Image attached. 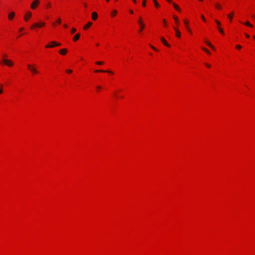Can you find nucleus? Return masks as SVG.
<instances>
[{
  "label": "nucleus",
  "mask_w": 255,
  "mask_h": 255,
  "mask_svg": "<svg viewBox=\"0 0 255 255\" xmlns=\"http://www.w3.org/2000/svg\"><path fill=\"white\" fill-rule=\"evenodd\" d=\"M154 3V5L156 7H158L159 6V3L157 2V1H155Z\"/></svg>",
  "instance_id": "obj_26"
},
{
  "label": "nucleus",
  "mask_w": 255,
  "mask_h": 255,
  "mask_svg": "<svg viewBox=\"0 0 255 255\" xmlns=\"http://www.w3.org/2000/svg\"><path fill=\"white\" fill-rule=\"evenodd\" d=\"M84 6H85V7L87 6V4L86 3L84 4Z\"/></svg>",
  "instance_id": "obj_48"
},
{
  "label": "nucleus",
  "mask_w": 255,
  "mask_h": 255,
  "mask_svg": "<svg viewBox=\"0 0 255 255\" xmlns=\"http://www.w3.org/2000/svg\"><path fill=\"white\" fill-rule=\"evenodd\" d=\"M218 29H219V30L220 32L221 33H222L223 34L224 33V30H223V29L222 28L218 27Z\"/></svg>",
  "instance_id": "obj_22"
},
{
  "label": "nucleus",
  "mask_w": 255,
  "mask_h": 255,
  "mask_svg": "<svg viewBox=\"0 0 255 255\" xmlns=\"http://www.w3.org/2000/svg\"><path fill=\"white\" fill-rule=\"evenodd\" d=\"M3 57H6V55H3Z\"/></svg>",
  "instance_id": "obj_50"
},
{
  "label": "nucleus",
  "mask_w": 255,
  "mask_h": 255,
  "mask_svg": "<svg viewBox=\"0 0 255 255\" xmlns=\"http://www.w3.org/2000/svg\"><path fill=\"white\" fill-rule=\"evenodd\" d=\"M80 37V34H76L73 37V40L76 41H77Z\"/></svg>",
  "instance_id": "obj_16"
},
{
  "label": "nucleus",
  "mask_w": 255,
  "mask_h": 255,
  "mask_svg": "<svg viewBox=\"0 0 255 255\" xmlns=\"http://www.w3.org/2000/svg\"><path fill=\"white\" fill-rule=\"evenodd\" d=\"M202 49H203V50L204 51H205L206 52H207V53H208V54H210V51H209L207 48H203Z\"/></svg>",
  "instance_id": "obj_24"
},
{
  "label": "nucleus",
  "mask_w": 255,
  "mask_h": 255,
  "mask_svg": "<svg viewBox=\"0 0 255 255\" xmlns=\"http://www.w3.org/2000/svg\"><path fill=\"white\" fill-rule=\"evenodd\" d=\"M14 15H15V13L14 12H10L8 15V19H10V20L12 19V18L14 17Z\"/></svg>",
  "instance_id": "obj_10"
},
{
  "label": "nucleus",
  "mask_w": 255,
  "mask_h": 255,
  "mask_svg": "<svg viewBox=\"0 0 255 255\" xmlns=\"http://www.w3.org/2000/svg\"><path fill=\"white\" fill-rule=\"evenodd\" d=\"M205 42L206 43V44L209 46H210L212 49L213 50H215V47L213 46V45L208 41L207 40H206L205 41Z\"/></svg>",
  "instance_id": "obj_14"
},
{
  "label": "nucleus",
  "mask_w": 255,
  "mask_h": 255,
  "mask_svg": "<svg viewBox=\"0 0 255 255\" xmlns=\"http://www.w3.org/2000/svg\"><path fill=\"white\" fill-rule=\"evenodd\" d=\"M2 62L8 66H12L13 65V62L8 59H4L2 60Z\"/></svg>",
  "instance_id": "obj_3"
},
{
  "label": "nucleus",
  "mask_w": 255,
  "mask_h": 255,
  "mask_svg": "<svg viewBox=\"0 0 255 255\" xmlns=\"http://www.w3.org/2000/svg\"><path fill=\"white\" fill-rule=\"evenodd\" d=\"M216 22L217 23V24L218 25H220L221 24V23L219 21H218V20H216Z\"/></svg>",
  "instance_id": "obj_31"
},
{
  "label": "nucleus",
  "mask_w": 255,
  "mask_h": 255,
  "mask_svg": "<svg viewBox=\"0 0 255 255\" xmlns=\"http://www.w3.org/2000/svg\"><path fill=\"white\" fill-rule=\"evenodd\" d=\"M254 39H255V36H254Z\"/></svg>",
  "instance_id": "obj_53"
},
{
  "label": "nucleus",
  "mask_w": 255,
  "mask_h": 255,
  "mask_svg": "<svg viewBox=\"0 0 255 255\" xmlns=\"http://www.w3.org/2000/svg\"><path fill=\"white\" fill-rule=\"evenodd\" d=\"M253 16L255 18V15H253Z\"/></svg>",
  "instance_id": "obj_52"
},
{
  "label": "nucleus",
  "mask_w": 255,
  "mask_h": 255,
  "mask_svg": "<svg viewBox=\"0 0 255 255\" xmlns=\"http://www.w3.org/2000/svg\"><path fill=\"white\" fill-rule=\"evenodd\" d=\"M45 25V23L44 22H41V23H35L32 26H31V28H33L34 27H41V26H43Z\"/></svg>",
  "instance_id": "obj_5"
},
{
  "label": "nucleus",
  "mask_w": 255,
  "mask_h": 255,
  "mask_svg": "<svg viewBox=\"0 0 255 255\" xmlns=\"http://www.w3.org/2000/svg\"><path fill=\"white\" fill-rule=\"evenodd\" d=\"M145 2H146V0H143V2H142V5L143 6H145Z\"/></svg>",
  "instance_id": "obj_32"
},
{
  "label": "nucleus",
  "mask_w": 255,
  "mask_h": 255,
  "mask_svg": "<svg viewBox=\"0 0 255 255\" xmlns=\"http://www.w3.org/2000/svg\"><path fill=\"white\" fill-rule=\"evenodd\" d=\"M133 0V1L134 3H135V2H136V0Z\"/></svg>",
  "instance_id": "obj_46"
},
{
  "label": "nucleus",
  "mask_w": 255,
  "mask_h": 255,
  "mask_svg": "<svg viewBox=\"0 0 255 255\" xmlns=\"http://www.w3.org/2000/svg\"><path fill=\"white\" fill-rule=\"evenodd\" d=\"M150 47H151L153 50H156V51H157V49H156L155 47H153V46L150 45Z\"/></svg>",
  "instance_id": "obj_34"
},
{
  "label": "nucleus",
  "mask_w": 255,
  "mask_h": 255,
  "mask_svg": "<svg viewBox=\"0 0 255 255\" xmlns=\"http://www.w3.org/2000/svg\"><path fill=\"white\" fill-rule=\"evenodd\" d=\"M97 88L98 89H101L102 88V87L101 86H97Z\"/></svg>",
  "instance_id": "obj_41"
},
{
  "label": "nucleus",
  "mask_w": 255,
  "mask_h": 255,
  "mask_svg": "<svg viewBox=\"0 0 255 255\" xmlns=\"http://www.w3.org/2000/svg\"><path fill=\"white\" fill-rule=\"evenodd\" d=\"M245 35H246V37H247V38L250 37V35L247 33L245 34Z\"/></svg>",
  "instance_id": "obj_38"
},
{
  "label": "nucleus",
  "mask_w": 255,
  "mask_h": 255,
  "mask_svg": "<svg viewBox=\"0 0 255 255\" xmlns=\"http://www.w3.org/2000/svg\"><path fill=\"white\" fill-rule=\"evenodd\" d=\"M129 12L131 14H132L133 13V11L132 10H130Z\"/></svg>",
  "instance_id": "obj_42"
},
{
  "label": "nucleus",
  "mask_w": 255,
  "mask_h": 255,
  "mask_svg": "<svg viewBox=\"0 0 255 255\" xmlns=\"http://www.w3.org/2000/svg\"><path fill=\"white\" fill-rule=\"evenodd\" d=\"M23 30V28H20L19 29V31H22V30Z\"/></svg>",
  "instance_id": "obj_43"
},
{
  "label": "nucleus",
  "mask_w": 255,
  "mask_h": 255,
  "mask_svg": "<svg viewBox=\"0 0 255 255\" xmlns=\"http://www.w3.org/2000/svg\"><path fill=\"white\" fill-rule=\"evenodd\" d=\"M109 0H106V1H108H108H109Z\"/></svg>",
  "instance_id": "obj_51"
},
{
  "label": "nucleus",
  "mask_w": 255,
  "mask_h": 255,
  "mask_svg": "<svg viewBox=\"0 0 255 255\" xmlns=\"http://www.w3.org/2000/svg\"><path fill=\"white\" fill-rule=\"evenodd\" d=\"M66 72L68 73H71L72 72V71L70 69H68V70H66Z\"/></svg>",
  "instance_id": "obj_30"
},
{
  "label": "nucleus",
  "mask_w": 255,
  "mask_h": 255,
  "mask_svg": "<svg viewBox=\"0 0 255 255\" xmlns=\"http://www.w3.org/2000/svg\"><path fill=\"white\" fill-rule=\"evenodd\" d=\"M50 3H48L47 4V6H48V7L50 6Z\"/></svg>",
  "instance_id": "obj_44"
},
{
  "label": "nucleus",
  "mask_w": 255,
  "mask_h": 255,
  "mask_svg": "<svg viewBox=\"0 0 255 255\" xmlns=\"http://www.w3.org/2000/svg\"><path fill=\"white\" fill-rule=\"evenodd\" d=\"M27 67L33 74H37L38 73V71L34 66L28 64Z\"/></svg>",
  "instance_id": "obj_1"
},
{
  "label": "nucleus",
  "mask_w": 255,
  "mask_h": 255,
  "mask_svg": "<svg viewBox=\"0 0 255 255\" xmlns=\"http://www.w3.org/2000/svg\"><path fill=\"white\" fill-rule=\"evenodd\" d=\"M96 63L97 64H98V65H102V64H103V62H102V61L96 62Z\"/></svg>",
  "instance_id": "obj_27"
},
{
  "label": "nucleus",
  "mask_w": 255,
  "mask_h": 255,
  "mask_svg": "<svg viewBox=\"0 0 255 255\" xmlns=\"http://www.w3.org/2000/svg\"><path fill=\"white\" fill-rule=\"evenodd\" d=\"M57 22L59 23H61V19L60 18H59L57 20Z\"/></svg>",
  "instance_id": "obj_37"
},
{
  "label": "nucleus",
  "mask_w": 255,
  "mask_h": 255,
  "mask_svg": "<svg viewBox=\"0 0 255 255\" xmlns=\"http://www.w3.org/2000/svg\"><path fill=\"white\" fill-rule=\"evenodd\" d=\"M161 40L164 45H165L166 46L170 47V45L166 41V40L163 37L161 38Z\"/></svg>",
  "instance_id": "obj_9"
},
{
  "label": "nucleus",
  "mask_w": 255,
  "mask_h": 255,
  "mask_svg": "<svg viewBox=\"0 0 255 255\" xmlns=\"http://www.w3.org/2000/svg\"><path fill=\"white\" fill-rule=\"evenodd\" d=\"M173 18L175 19V21L177 24H179V20L176 16H173Z\"/></svg>",
  "instance_id": "obj_20"
},
{
  "label": "nucleus",
  "mask_w": 255,
  "mask_h": 255,
  "mask_svg": "<svg viewBox=\"0 0 255 255\" xmlns=\"http://www.w3.org/2000/svg\"><path fill=\"white\" fill-rule=\"evenodd\" d=\"M64 26L65 27H67V25H66V24L64 25Z\"/></svg>",
  "instance_id": "obj_47"
},
{
  "label": "nucleus",
  "mask_w": 255,
  "mask_h": 255,
  "mask_svg": "<svg viewBox=\"0 0 255 255\" xmlns=\"http://www.w3.org/2000/svg\"><path fill=\"white\" fill-rule=\"evenodd\" d=\"M138 23H139V24H140V31H141V30H143V29L144 28V24L141 21V18H139V20L138 21Z\"/></svg>",
  "instance_id": "obj_12"
},
{
  "label": "nucleus",
  "mask_w": 255,
  "mask_h": 255,
  "mask_svg": "<svg viewBox=\"0 0 255 255\" xmlns=\"http://www.w3.org/2000/svg\"><path fill=\"white\" fill-rule=\"evenodd\" d=\"M76 29L75 28H73L71 29V33H74L76 31Z\"/></svg>",
  "instance_id": "obj_29"
},
{
  "label": "nucleus",
  "mask_w": 255,
  "mask_h": 255,
  "mask_svg": "<svg viewBox=\"0 0 255 255\" xmlns=\"http://www.w3.org/2000/svg\"><path fill=\"white\" fill-rule=\"evenodd\" d=\"M163 21L164 23H166V20L165 19H163Z\"/></svg>",
  "instance_id": "obj_45"
},
{
  "label": "nucleus",
  "mask_w": 255,
  "mask_h": 255,
  "mask_svg": "<svg viewBox=\"0 0 255 255\" xmlns=\"http://www.w3.org/2000/svg\"><path fill=\"white\" fill-rule=\"evenodd\" d=\"M92 23L91 22H90V21L88 22L87 23V24L84 26V29H87L90 26H91L92 25Z\"/></svg>",
  "instance_id": "obj_13"
},
{
  "label": "nucleus",
  "mask_w": 255,
  "mask_h": 255,
  "mask_svg": "<svg viewBox=\"0 0 255 255\" xmlns=\"http://www.w3.org/2000/svg\"><path fill=\"white\" fill-rule=\"evenodd\" d=\"M184 23L186 25V26H187V28L188 27V25L189 24V22L187 20H184Z\"/></svg>",
  "instance_id": "obj_28"
},
{
  "label": "nucleus",
  "mask_w": 255,
  "mask_h": 255,
  "mask_svg": "<svg viewBox=\"0 0 255 255\" xmlns=\"http://www.w3.org/2000/svg\"><path fill=\"white\" fill-rule=\"evenodd\" d=\"M117 13V11L116 10H113L112 11V15L113 16H115V15H116Z\"/></svg>",
  "instance_id": "obj_19"
},
{
  "label": "nucleus",
  "mask_w": 255,
  "mask_h": 255,
  "mask_svg": "<svg viewBox=\"0 0 255 255\" xmlns=\"http://www.w3.org/2000/svg\"><path fill=\"white\" fill-rule=\"evenodd\" d=\"M245 24L247 26H250V27H252L253 25L249 22V21H247V22H246L245 23Z\"/></svg>",
  "instance_id": "obj_21"
},
{
  "label": "nucleus",
  "mask_w": 255,
  "mask_h": 255,
  "mask_svg": "<svg viewBox=\"0 0 255 255\" xmlns=\"http://www.w3.org/2000/svg\"><path fill=\"white\" fill-rule=\"evenodd\" d=\"M39 1L38 0H34V1L31 4V8L32 9L35 8L36 6L39 4Z\"/></svg>",
  "instance_id": "obj_4"
},
{
  "label": "nucleus",
  "mask_w": 255,
  "mask_h": 255,
  "mask_svg": "<svg viewBox=\"0 0 255 255\" xmlns=\"http://www.w3.org/2000/svg\"><path fill=\"white\" fill-rule=\"evenodd\" d=\"M150 47H151L153 50H156V51H157V49H156L155 47H153V46L150 45Z\"/></svg>",
  "instance_id": "obj_35"
},
{
  "label": "nucleus",
  "mask_w": 255,
  "mask_h": 255,
  "mask_svg": "<svg viewBox=\"0 0 255 255\" xmlns=\"http://www.w3.org/2000/svg\"><path fill=\"white\" fill-rule=\"evenodd\" d=\"M187 28L188 30L189 31V32L190 33H191V30L190 28H189L188 27H187Z\"/></svg>",
  "instance_id": "obj_40"
},
{
  "label": "nucleus",
  "mask_w": 255,
  "mask_h": 255,
  "mask_svg": "<svg viewBox=\"0 0 255 255\" xmlns=\"http://www.w3.org/2000/svg\"><path fill=\"white\" fill-rule=\"evenodd\" d=\"M31 16V13L30 11H28L26 14L24 16V18L25 20L27 21L28 18Z\"/></svg>",
  "instance_id": "obj_6"
},
{
  "label": "nucleus",
  "mask_w": 255,
  "mask_h": 255,
  "mask_svg": "<svg viewBox=\"0 0 255 255\" xmlns=\"http://www.w3.org/2000/svg\"><path fill=\"white\" fill-rule=\"evenodd\" d=\"M233 15H234L233 12H232L231 13L229 14L228 15V17H229V18L230 19V20H232L233 17Z\"/></svg>",
  "instance_id": "obj_18"
},
{
  "label": "nucleus",
  "mask_w": 255,
  "mask_h": 255,
  "mask_svg": "<svg viewBox=\"0 0 255 255\" xmlns=\"http://www.w3.org/2000/svg\"><path fill=\"white\" fill-rule=\"evenodd\" d=\"M216 7L218 9H221V6L219 3H217L216 4Z\"/></svg>",
  "instance_id": "obj_23"
},
{
  "label": "nucleus",
  "mask_w": 255,
  "mask_h": 255,
  "mask_svg": "<svg viewBox=\"0 0 255 255\" xmlns=\"http://www.w3.org/2000/svg\"><path fill=\"white\" fill-rule=\"evenodd\" d=\"M236 47H237V48L240 49L242 48V46L240 45H237Z\"/></svg>",
  "instance_id": "obj_33"
},
{
  "label": "nucleus",
  "mask_w": 255,
  "mask_h": 255,
  "mask_svg": "<svg viewBox=\"0 0 255 255\" xmlns=\"http://www.w3.org/2000/svg\"><path fill=\"white\" fill-rule=\"evenodd\" d=\"M3 86V85L2 84H1L0 85L1 88H0V94L2 93V92H3V89L2 88Z\"/></svg>",
  "instance_id": "obj_25"
},
{
  "label": "nucleus",
  "mask_w": 255,
  "mask_h": 255,
  "mask_svg": "<svg viewBox=\"0 0 255 255\" xmlns=\"http://www.w3.org/2000/svg\"><path fill=\"white\" fill-rule=\"evenodd\" d=\"M95 72H103V73H105V72H108L109 73H112L113 74V72L111 71H105V70H96L95 71Z\"/></svg>",
  "instance_id": "obj_15"
},
{
  "label": "nucleus",
  "mask_w": 255,
  "mask_h": 255,
  "mask_svg": "<svg viewBox=\"0 0 255 255\" xmlns=\"http://www.w3.org/2000/svg\"><path fill=\"white\" fill-rule=\"evenodd\" d=\"M172 4H173V6L174 8L176 10H177L178 11H180V9L179 6L176 3H173Z\"/></svg>",
  "instance_id": "obj_17"
},
{
  "label": "nucleus",
  "mask_w": 255,
  "mask_h": 255,
  "mask_svg": "<svg viewBox=\"0 0 255 255\" xmlns=\"http://www.w3.org/2000/svg\"><path fill=\"white\" fill-rule=\"evenodd\" d=\"M61 44L60 43H57L55 41H51L50 42V44L46 45V48H51L53 47L54 46H60Z\"/></svg>",
  "instance_id": "obj_2"
},
{
  "label": "nucleus",
  "mask_w": 255,
  "mask_h": 255,
  "mask_svg": "<svg viewBox=\"0 0 255 255\" xmlns=\"http://www.w3.org/2000/svg\"><path fill=\"white\" fill-rule=\"evenodd\" d=\"M206 65L207 67H211V65L209 64H206Z\"/></svg>",
  "instance_id": "obj_39"
},
{
  "label": "nucleus",
  "mask_w": 255,
  "mask_h": 255,
  "mask_svg": "<svg viewBox=\"0 0 255 255\" xmlns=\"http://www.w3.org/2000/svg\"><path fill=\"white\" fill-rule=\"evenodd\" d=\"M98 17V14L96 12H93L92 14V18L95 20Z\"/></svg>",
  "instance_id": "obj_11"
},
{
  "label": "nucleus",
  "mask_w": 255,
  "mask_h": 255,
  "mask_svg": "<svg viewBox=\"0 0 255 255\" xmlns=\"http://www.w3.org/2000/svg\"><path fill=\"white\" fill-rule=\"evenodd\" d=\"M201 18H202V19H203L204 21H205V20H206V19H205V18L204 16L203 15H201Z\"/></svg>",
  "instance_id": "obj_36"
},
{
  "label": "nucleus",
  "mask_w": 255,
  "mask_h": 255,
  "mask_svg": "<svg viewBox=\"0 0 255 255\" xmlns=\"http://www.w3.org/2000/svg\"><path fill=\"white\" fill-rule=\"evenodd\" d=\"M67 51V49L65 48H64V49H62L60 50L59 52L60 54L64 55L66 54Z\"/></svg>",
  "instance_id": "obj_8"
},
{
  "label": "nucleus",
  "mask_w": 255,
  "mask_h": 255,
  "mask_svg": "<svg viewBox=\"0 0 255 255\" xmlns=\"http://www.w3.org/2000/svg\"><path fill=\"white\" fill-rule=\"evenodd\" d=\"M174 29L176 31V35L178 37H180L181 36V33L180 31L176 27H174Z\"/></svg>",
  "instance_id": "obj_7"
},
{
  "label": "nucleus",
  "mask_w": 255,
  "mask_h": 255,
  "mask_svg": "<svg viewBox=\"0 0 255 255\" xmlns=\"http://www.w3.org/2000/svg\"><path fill=\"white\" fill-rule=\"evenodd\" d=\"M154 2H155V1H157L156 0H153Z\"/></svg>",
  "instance_id": "obj_49"
}]
</instances>
